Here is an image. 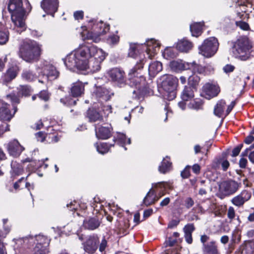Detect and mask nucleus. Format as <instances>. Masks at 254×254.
I'll return each mask as SVG.
<instances>
[{
    "label": "nucleus",
    "instance_id": "nucleus-1",
    "mask_svg": "<svg viewBox=\"0 0 254 254\" xmlns=\"http://www.w3.org/2000/svg\"><path fill=\"white\" fill-rule=\"evenodd\" d=\"M107 54L102 49L88 44L83 43L69 54L64 61L65 66L69 70L88 69L94 73L99 71L101 63Z\"/></svg>",
    "mask_w": 254,
    "mask_h": 254
},
{
    "label": "nucleus",
    "instance_id": "nucleus-2",
    "mask_svg": "<svg viewBox=\"0 0 254 254\" xmlns=\"http://www.w3.org/2000/svg\"><path fill=\"white\" fill-rule=\"evenodd\" d=\"M160 46V43L154 39H151L146 41L144 44L131 43L129 45V48L128 52V56L130 58L136 59L138 57L140 61L143 60L145 55L144 52L148 56V58L151 59L154 57L159 50Z\"/></svg>",
    "mask_w": 254,
    "mask_h": 254
},
{
    "label": "nucleus",
    "instance_id": "nucleus-3",
    "mask_svg": "<svg viewBox=\"0 0 254 254\" xmlns=\"http://www.w3.org/2000/svg\"><path fill=\"white\" fill-rule=\"evenodd\" d=\"M231 52L234 57L242 61L254 57L253 43L246 36H241L231 42Z\"/></svg>",
    "mask_w": 254,
    "mask_h": 254
},
{
    "label": "nucleus",
    "instance_id": "nucleus-4",
    "mask_svg": "<svg viewBox=\"0 0 254 254\" xmlns=\"http://www.w3.org/2000/svg\"><path fill=\"white\" fill-rule=\"evenodd\" d=\"M22 5V0H9L8 5L13 24L11 27L18 33H21L26 28L24 18L25 10Z\"/></svg>",
    "mask_w": 254,
    "mask_h": 254
},
{
    "label": "nucleus",
    "instance_id": "nucleus-5",
    "mask_svg": "<svg viewBox=\"0 0 254 254\" xmlns=\"http://www.w3.org/2000/svg\"><path fill=\"white\" fill-rule=\"evenodd\" d=\"M83 31L89 29L87 33L83 31L81 35L85 39L92 40L95 43H98L101 40V37L105 34L109 30V25L104 23L102 21H98L96 19H92L89 20L86 26L81 27Z\"/></svg>",
    "mask_w": 254,
    "mask_h": 254
},
{
    "label": "nucleus",
    "instance_id": "nucleus-6",
    "mask_svg": "<svg viewBox=\"0 0 254 254\" xmlns=\"http://www.w3.org/2000/svg\"><path fill=\"white\" fill-rule=\"evenodd\" d=\"M159 91L162 96L168 100H172L176 97V89L178 79L172 75L164 74L158 80Z\"/></svg>",
    "mask_w": 254,
    "mask_h": 254
},
{
    "label": "nucleus",
    "instance_id": "nucleus-7",
    "mask_svg": "<svg viewBox=\"0 0 254 254\" xmlns=\"http://www.w3.org/2000/svg\"><path fill=\"white\" fill-rule=\"evenodd\" d=\"M41 54L39 45L34 41L24 42L21 45L19 55L26 62H32L39 57Z\"/></svg>",
    "mask_w": 254,
    "mask_h": 254
},
{
    "label": "nucleus",
    "instance_id": "nucleus-8",
    "mask_svg": "<svg viewBox=\"0 0 254 254\" xmlns=\"http://www.w3.org/2000/svg\"><path fill=\"white\" fill-rule=\"evenodd\" d=\"M144 65L143 60L140 63H137L128 73L129 85L130 86L136 88L139 93H143L147 88L145 78L142 76H138V70L143 68Z\"/></svg>",
    "mask_w": 254,
    "mask_h": 254
},
{
    "label": "nucleus",
    "instance_id": "nucleus-9",
    "mask_svg": "<svg viewBox=\"0 0 254 254\" xmlns=\"http://www.w3.org/2000/svg\"><path fill=\"white\" fill-rule=\"evenodd\" d=\"M153 187L160 188L161 191L158 195L156 194L155 191L151 188L147 193L143 199V203L146 206H149L157 201L160 197L165 195L167 190L172 189V184L170 182H159L153 184Z\"/></svg>",
    "mask_w": 254,
    "mask_h": 254
},
{
    "label": "nucleus",
    "instance_id": "nucleus-10",
    "mask_svg": "<svg viewBox=\"0 0 254 254\" xmlns=\"http://www.w3.org/2000/svg\"><path fill=\"white\" fill-rule=\"evenodd\" d=\"M218 47L217 39L213 37H209L204 40L198 47V53L205 58H211L216 53Z\"/></svg>",
    "mask_w": 254,
    "mask_h": 254
},
{
    "label": "nucleus",
    "instance_id": "nucleus-11",
    "mask_svg": "<svg viewBox=\"0 0 254 254\" xmlns=\"http://www.w3.org/2000/svg\"><path fill=\"white\" fill-rule=\"evenodd\" d=\"M40 68L43 77L42 79L39 80V82L46 84L49 80H55L59 76V72L56 67L47 62H44Z\"/></svg>",
    "mask_w": 254,
    "mask_h": 254
},
{
    "label": "nucleus",
    "instance_id": "nucleus-12",
    "mask_svg": "<svg viewBox=\"0 0 254 254\" xmlns=\"http://www.w3.org/2000/svg\"><path fill=\"white\" fill-rule=\"evenodd\" d=\"M25 246H31L36 244L35 247H49L50 240L46 237L43 235H38L35 237L29 236L24 238H20L17 240V243L22 244Z\"/></svg>",
    "mask_w": 254,
    "mask_h": 254
},
{
    "label": "nucleus",
    "instance_id": "nucleus-13",
    "mask_svg": "<svg viewBox=\"0 0 254 254\" xmlns=\"http://www.w3.org/2000/svg\"><path fill=\"white\" fill-rule=\"evenodd\" d=\"M240 187V184L233 180L224 181L219 185V190L225 195L235 193Z\"/></svg>",
    "mask_w": 254,
    "mask_h": 254
},
{
    "label": "nucleus",
    "instance_id": "nucleus-14",
    "mask_svg": "<svg viewBox=\"0 0 254 254\" xmlns=\"http://www.w3.org/2000/svg\"><path fill=\"white\" fill-rule=\"evenodd\" d=\"M15 104H12L13 111H10V106L3 100H0V119L4 121H9L14 116L17 111Z\"/></svg>",
    "mask_w": 254,
    "mask_h": 254
},
{
    "label": "nucleus",
    "instance_id": "nucleus-15",
    "mask_svg": "<svg viewBox=\"0 0 254 254\" xmlns=\"http://www.w3.org/2000/svg\"><path fill=\"white\" fill-rule=\"evenodd\" d=\"M4 146L9 155L14 157L19 156L24 149V147L21 145L16 139L10 140L7 143L4 144Z\"/></svg>",
    "mask_w": 254,
    "mask_h": 254
},
{
    "label": "nucleus",
    "instance_id": "nucleus-16",
    "mask_svg": "<svg viewBox=\"0 0 254 254\" xmlns=\"http://www.w3.org/2000/svg\"><path fill=\"white\" fill-rule=\"evenodd\" d=\"M17 96L13 93L7 95L5 99L9 100L12 104H18L19 102V97L23 96H28L31 92V88L27 86H19L18 88Z\"/></svg>",
    "mask_w": 254,
    "mask_h": 254
},
{
    "label": "nucleus",
    "instance_id": "nucleus-17",
    "mask_svg": "<svg viewBox=\"0 0 254 254\" xmlns=\"http://www.w3.org/2000/svg\"><path fill=\"white\" fill-rule=\"evenodd\" d=\"M107 77L110 78L111 80L116 82L119 85L125 82V73L118 68H113L109 69L106 73Z\"/></svg>",
    "mask_w": 254,
    "mask_h": 254
},
{
    "label": "nucleus",
    "instance_id": "nucleus-18",
    "mask_svg": "<svg viewBox=\"0 0 254 254\" xmlns=\"http://www.w3.org/2000/svg\"><path fill=\"white\" fill-rule=\"evenodd\" d=\"M220 89L219 87L214 83H206L202 88V95L206 99H210L216 96Z\"/></svg>",
    "mask_w": 254,
    "mask_h": 254
},
{
    "label": "nucleus",
    "instance_id": "nucleus-19",
    "mask_svg": "<svg viewBox=\"0 0 254 254\" xmlns=\"http://www.w3.org/2000/svg\"><path fill=\"white\" fill-rule=\"evenodd\" d=\"M252 196V193L248 190H243L240 193L234 196L231 199L232 203L236 206L241 207L244 203L249 200Z\"/></svg>",
    "mask_w": 254,
    "mask_h": 254
},
{
    "label": "nucleus",
    "instance_id": "nucleus-20",
    "mask_svg": "<svg viewBox=\"0 0 254 254\" xmlns=\"http://www.w3.org/2000/svg\"><path fill=\"white\" fill-rule=\"evenodd\" d=\"M190 63L178 59L171 61L169 63V67L172 71L180 73L184 70H189L190 66H192V64H190Z\"/></svg>",
    "mask_w": 254,
    "mask_h": 254
},
{
    "label": "nucleus",
    "instance_id": "nucleus-21",
    "mask_svg": "<svg viewBox=\"0 0 254 254\" xmlns=\"http://www.w3.org/2000/svg\"><path fill=\"white\" fill-rule=\"evenodd\" d=\"M41 6L46 12L53 15L58 9V0H43Z\"/></svg>",
    "mask_w": 254,
    "mask_h": 254
},
{
    "label": "nucleus",
    "instance_id": "nucleus-22",
    "mask_svg": "<svg viewBox=\"0 0 254 254\" xmlns=\"http://www.w3.org/2000/svg\"><path fill=\"white\" fill-rule=\"evenodd\" d=\"M99 238L97 236H89L84 245L85 252L89 254L94 253L97 249Z\"/></svg>",
    "mask_w": 254,
    "mask_h": 254
},
{
    "label": "nucleus",
    "instance_id": "nucleus-23",
    "mask_svg": "<svg viewBox=\"0 0 254 254\" xmlns=\"http://www.w3.org/2000/svg\"><path fill=\"white\" fill-rule=\"evenodd\" d=\"M36 137L38 141L44 142L46 141L48 143L57 142L59 141V138L57 135L55 134H45L44 132L40 131L35 134Z\"/></svg>",
    "mask_w": 254,
    "mask_h": 254
},
{
    "label": "nucleus",
    "instance_id": "nucleus-24",
    "mask_svg": "<svg viewBox=\"0 0 254 254\" xmlns=\"http://www.w3.org/2000/svg\"><path fill=\"white\" fill-rule=\"evenodd\" d=\"M87 83H83L80 81H77L73 83L71 87V93L73 97H78L81 95L84 91L85 84Z\"/></svg>",
    "mask_w": 254,
    "mask_h": 254
},
{
    "label": "nucleus",
    "instance_id": "nucleus-25",
    "mask_svg": "<svg viewBox=\"0 0 254 254\" xmlns=\"http://www.w3.org/2000/svg\"><path fill=\"white\" fill-rule=\"evenodd\" d=\"M112 130L111 127H101L98 129L96 127V136L98 139H107L111 136Z\"/></svg>",
    "mask_w": 254,
    "mask_h": 254
},
{
    "label": "nucleus",
    "instance_id": "nucleus-26",
    "mask_svg": "<svg viewBox=\"0 0 254 254\" xmlns=\"http://www.w3.org/2000/svg\"><path fill=\"white\" fill-rule=\"evenodd\" d=\"M162 70V63L158 61H154L149 65L148 73L150 77H153Z\"/></svg>",
    "mask_w": 254,
    "mask_h": 254
},
{
    "label": "nucleus",
    "instance_id": "nucleus-27",
    "mask_svg": "<svg viewBox=\"0 0 254 254\" xmlns=\"http://www.w3.org/2000/svg\"><path fill=\"white\" fill-rule=\"evenodd\" d=\"M192 47V43L185 39L179 40L176 45V48L183 52H188Z\"/></svg>",
    "mask_w": 254,
    "mask_h": 254
},
{
    "label": "nucleus",
    "instance_id": "nucleus-28",
    "mask_svg": "<svg viewBox=\"0 0 254 254\" xmlns=\"http://www.w3.org/2000/svg\"><path fill=\"white\" fill-rule=\"evenodd\" d=\"M87 117L90 122H101L103 120L102 116L93 108L89 109L87 113Z\"/></svg>",
    "mask_w": 254,
    "mask_h": 254
},
{
    "label": "nucleus",
    "instance_id": "nucleus-29",
    "mask_svg": "<svg viewBox=\"0 0 254 254\" xmlns=\"http://www.w3.org/2000/svg\"><path fill=\"white\" fill-rule=\"evenodd\" d=\"M226 106L225 101L221 100L215 105L214 109V114L219 118H223L225 116L224 109Z\"/></svg>",
    "mask_w": 254,
    "mask_h": 254
},
{
    "label": "nucleus",
    "instance_id": "nucleus-30",
    "mask_svg": "<svg viewBox=\"0 0 254 254\" xmlns=\"http://www.w3.org/2000/svg\"><path fill=\"white\" fill-rule=\"evenodd\" d=\"M96 95L103 100L107 101L110 99L113 93L110 91L108 89L104 87H99L97 88L96 91Z\"/></svg>",
    "mask_w": 254,
    "mask_h": 254
},
{
    "label": "nucleus",
    "instance_id": "nucleus-31",
    "mask_svg": "<svg viewBox=\"0 0 254 254\" xmlns=\"http://www.w3.org/2000/svg\"><path fill=\"white\" fill-rule=\"evenodd\" d=\"M17 71L18 68L16 66L9 68L3 76V81L7 83L14 79L17 75Z\"/></svg>",
    "mask_w": 254,
    "mask_h": 254
},
{
    "label": "nucleus",
    "instance_id": "nucleus-32",
    "mask_svg": "<svg viewBox=\"0 0 254 254\" xmlns=\"http://www.w3.org/2000/svg\"><path fill=\"white\" fill-rule=\"evenodd\" d=\"M194 230V225L192 224H189L184 228L185 233V238L186 242L190 244L192 242V238L191 234Z\"/></svg>",
    "mask_w": 254,
    "mask_h": 254
},
{
    "label": "nucleus",
    "instance_id": "nucleus-33",
    "mask_svg": "<svg viewBox=\"0 0 254 254\" xmlns=\"http://www.w3.org/2000/svg\"><path fill=\"white\" fill-rule=\"evenodd\" d=\"M194 97L193 88L191 86H185L181 94V98L184 101H188Z\"/></svg>",
    "mask_w": 254,
    "mask_h": 254
},
{
    "label": "nucleus",
    "instance_id": "nucleus-34",
    "mask_svg": "<svg viewBox=\"0 0 254 254\" xmlns=\"http://www.w3.org/2000/svg\"><path fill=\"white\" fill-rule=\"evenodd\" d=\"M114 138V141L117 142L119 145L123 147L126 144H130L131 143L130 139L129 138H127L126 135L123 133H117V136Z\"/></svg>",
    "mask_w": 254,
    "mask_h": 254
},
{
    "label": "nucleus",
    "instance_id": "nucleus-35",
    "mask_svg": "<svg viewBox=\"0 0 254 254\" xmlns=\"http://www.w3.org/2000/svg\"><path fill=\"white\" fill-rule=\"evenodd\" d=\"M203 23L201 22L194 23L190 25V31L194 37L199 36L201 32Z\"/></svg>",
    "mask_w": 254,
    "mask_h": 254
},
{
    "label": "nucleus",
    "instance_id": "nucleus-36",
    "mask_svg": "<svg viewBox=\"0 0 254 254\" xmlns=\"http://www.w3.org/2000/svg\"><path fill=\"white\" fill-rule=\"evenodd\" d=\"M204 252L206 254H219L217 247L214 241L204 244Z\"/></svg>",
    "mask_w": 254,
    "mask_h": 254
},
{
    "label": "nucleus",
    "instance_id": "nucleus-37",
    "mask_svg": "<svg viewBox=\"0 0 254 254\" xmlns=\"http://www.w3.org/2000/svg\"><path fill=\"white\" fill-rule=\"evenodd\" d=\"M99 225V222L96 218H90L83 222L84 227L89 230H94L98 228Z\"/></svg>",
    "mask_w": 254,
    "mask_h": 254
},
{
    "label": "nucleus",
    "instance_id": "nucleus-38",
    "mask_svg": "<svg viewBox=\"0 0 254 254\" xmlns=\"http://www.w3.org/2000/svg\"><path fill=\"white\" fill-rule=\"evenodd\" d=\"M11 174L12 176H19L22 174L23 167L20 163L12 161L11 163Z\"/></svg>",
    "mask_w": 254,
    "mask_h": 254
},
{
    "label": "nucleus",
    "instance_id": "nucleus-39",
    "mask_svg": "<svg viewBox=\"0 0 254 254\" xmlns=\"http://www.w3.org/2000/svg\"><path fill=\"white\" fill-rule=\"evenodd\" d=\"M171 163L170 159L167 156L163 160L161 165L159 166L158 170L161 173L165 174L171 169Z\"/></svg>",
    "mask_w": 254,
    "mask_h": 254
},
{
    "label": "nucleus",
    "instance_id": "nucleus-40",
    "mask_svg": "<svg viewBox=\"0 0 254 254\" xmlns=\"http://www.w3.org/2000/svg\"><path fill=\"white\" fill-rule=\"evenodd\" d=\"M8 39V34L2 23L0 22V44H5Z\"/></svg>",
    "mask_w": 254,
    "mask_h": 254
},
{
    "label": "nucleus",
    "instance_id": "nucleus-41",
    "mask_svg": "<svg viewBox=\"0 0 254 254\" xmlns=\"http://www.w3.org/2000/svg\"><path fill=\"white\" fill-rule=\"evenodd\" d=\"M177 55L176 49L171 47H167L162 53L163 56L166 59H173Z\"/></svg>",
    "mask_w": 254,
    "mask_h": 254
},
{
    "label": "nucleus",
    "instance_id": "nucleus-42",
    "mask_svg": "<svg viewBox=\"0 0 254 254\" xmlns=\"http://www.w3.org/2000/svg\"><path fill=\"white\" fill-rule=\"evenodd\" d=\"M203 106V102L200 99H195L191 101L188 105V107L195 110H201Z\"/></svg>",
    "mask_w": 254,
    "mask_h": 254
},
{
    "label": "nucleus",
    "instance_id": "nucleus-43",
    "mask_svg": "<svg viewBox=\"0 0 254 254\" xmlns=\"http://www.w3.org/2000/svg\"><path fill=\"white\" fill-rule=\"evenodd\" d=\"M190 64H191L192 66H190V69L192 70V72L194 73H199L204 74V66L197 64L195 62H193L190 63Z\"/></svg>",
    "mask_w": 254,
    "mask_h": 254
},
{
    "label": "nucleus",
    "instance_id": "nucleus-44",
    "mask_svg": "<svg viewBox=\"0 0 254 254\" xmlns=\"http://www.w3.org/2000/svg\"><path fill=\"white\" fill-rule=\"evenodd\" d=\"M95 146L96 148L97 151L99 153L104 154L109 151V148L111 146V145L109 146L106 143H101L100 144L97 143L95 144Z\"/></svg>",
    "mask_w": 254,
    "mask_h": 254
},
{
    "label": "nucleus",
    "instance_id": "nucleus-45",
    "mask_svg": "<svg viewBox=\"0 0 254 254\" xmlns=\"http://www.w3.org/2000/svg\"><path fill=\"white\" fill-rule=\"evenodd\" d=\"M22 77L27 81H31L36 79V75L33 73L30 70H25L22 74Z\"/></svg>",
    "mask_w": 254,
    "mask_h": 254
},
{
    "label": "nucleus",
    "instance_id": "nucleus-46",
    "mask_svg": "<svg viewBox=\"0 0 254 254\" xmlns=\"http://www.w3.org/2000/svg\"><path fill=\"white\" fill-rule=\"evenodd\" d=\"M50 251L49 247H35L33 249V254H50Z\"/></svg>",
    "mask_w": 254,
    "mask_h": 254
},
{
    "label": "nucleus",
    "instance_id": "nucleus-47",
    "mask_svg": "<svg viewBox=\"0 0 254 254\" xmlns=\"http://www.w3.org/2000/svg\"><path fill=\"white\" fill-rule=\"evenodd\" d=\"M10 230V226H0V242H2L1 240L6 237Z\"/></svg>",
    "mask_w": 254,
    "mask_h": 254
},
{
    "label": "nucleus",
    "instance_id": "nucleus-48",
    "mask_svg": "<svg viewBox=\"0 0 254 254\" xmlns=\"http://www.w3.org/2000/svg\"><path fill=\"white\" fill-rule=\"evenodd\" d=\"M199 80V77L194 73L188 78V82L192 86H194L197 84Z\"/></svg>",
    "mask_w": 254,
    "mask_h": 254
},
{
    "label": "nucleus",
    "instance_id": "nucleus-49",
    "mask_svg": "<svg viewBox=\"0 0 254 254\" xmlns=\"http://www.w3.org/2000/svg\"><path fill=\"white\" fill-rule=\"evenodd\" d=\"M48 158H46L45 160H38L37 162H32L30 165L33 167V168L31 169V171L37 169L39 168L42 167V165H44L45 160H48Z\"/></svg>",
    "mask_w": 254,
    "mask_h": 254
},
{
    "label": "nucleus",
    "instance_id": "nucleus-50",
    "mask_svg": "<svg viewBox=\"0 0 254 254\" xmlns=\"http://www.w3.org/2000/svg\"><path fill=\"white\" fill-rule=\"evenodd\" d=\"M120 37L117 35H112L107 39L108 42L112 45L117 44L119 41Z\"/></svg>",
    "mask_w": 254,
    "mask_h": 254
},
{
    "label": "nucleus",
    "instance_id": "nucleus-51",
    "mask_svg": "<svg viewBox=\"0 0 254 254\" xmlns=\"http://www.w3.org/2000/svg\"><path fill=\"white\" fill-rule=\"evenodd\" d=\"M99 244V250L101 252L104 251L107 247V241L104 237H103L101 241L99 240L98 244Z\"/></svg>",
    "mask_w": 254,
    "mask_h": 254
},
{
    "label": "nucleus",
    "instance_id": "nucleus-52",
    "mask_svg": "<svg viewBox=\"0 0 254 254\" xmlns=\"http://www.w3.org/2000/svg\"><path fill=\"white\" fill-rule=\"evenodd\" d=\"M204 67V75L209 74L213 72L214 68L212 64H207Z\"/></svg>",
    "mask_w": 254,
    "mask_h": 254
},
{
    "label": "nucleus",
    "instance_id": "nucleus-53",
    "mask_svg": "<svg viewBox=\"0 0 254 254\" xmlns=\"http://www.w3.org/2000/svg\"><path fill=\"white\" fill-rule=\"evenodd\" d=\"M9 130V126L6 123H2L0 121V135L4 132Z\"/></svg>",
    "mask_w": 254,
    "mask_h": 254
},
{
    "label": "nucleus",
    "instance_id": "nucleus-54",
    "mask_svg": "<svg viewBox=\"0 0 254 254\" xmlns=\"http://www.w3.org/2000/svg\"><path fill=\"white\" fill-rule=\"evenodd\" d=\"M236 25L241 29L244 30H248L250 29L249 24L247 22L244 21H238L236 22Z\"/></svg>",
    "mask_w": 254,
    "mask_h": 254
},
{
    "label": "nucleus",
    "instance_id": "nucleus-55",
    "mask_svg": "<svg viewBox=\"0 0 254 254\" xmlns=\"http://www.w3.org/2000/svg\"><path fill=\"white\" fill-rule=\"evenodd\" d=\"M184 205L187 209H189L194 205V201L191 197H187L185 200Z\"/></svg>",
    "mask_w": 254,
    "mask_h": 254
},
{
    "label": "nucleus",
    "instance_id": "nucleus-56",
    "mask_svg": "<svg viewBox=\"0 0 254 254\" xmlns=\"http://www.w3.org/2000/svg\"><path fill=\"white\" fill-rule=\"evenodd\" d=\"M39 97L40 99L47 101L49 99V94L47 91L43 90L39 93Z\"/></svg>",
    "mask_w": 254,
    "mask_h": 254
},
{
    "label": "nucleus",
    "instance_id": "nucleus-57",
    "mask_svg": "<svg viewBox=\"0 0 254 254\" xmlns=\"http://www.w3.org/2000/svg\"><path fill=\"white\" fill-rule=\"evenodd\" d=\"M227 216L231 220H232L235 217V211L234 208L233 207L230 206L228 208Z\"/></svg>",
    "mask_w": 254,
    "mask_h": 254
},
{
    "label": "nucleus",
    "instance_id": "nucleus-58",
    "mask_svg": "<svg viewBox=\"0 0 254 254\" xmlns=\"http://www.w3.org/2000/svg\"><path fill=\"white\" fill-rule=\"evenodd\" d=\"M243 144H240L238 146L235 147L232 151V156L235 157L239 155L242 148Z\"/></svg>",
    "mask_w": 254,
    "mask_h": 254
},
{
    "label": "nucleus",
    "instance_id": "nucleus-59",
    "mask_svg": "<svg viewBox=\"0 0 254 254\" xmlns=\"http://www.w3.org/2000/svg\"><path fill=\"white\" fill-rule=\"evenodd\" d=\"M235 67L231 64H227L223 67L224 71L226 73H229L232 72L234 70Z\"/></svg>",
    "mask_w": 254,
    "mask_h": 254
},
{
    "label": "nucleus",
    "instance_id": "nucleus-60",
    "mask_svg": "<svg viewBox=\"0 0 254 254\" xmlns=\"http://www.w3.org/2000/svg\"><path fill=\"white\" fill-rule=\"evenodd\" d=\"M74 18L76 20L81 19L83 17V12L82 11H76L74 13Z\"/></svg>",
    "mask_w": 254,
    "mask_h": 254
},
{
    "label": "nucleus",
    "instance_id": "nucleus-61",
    "mask_svg": "<svg viewBox=\"0 0 254 254\" xmlns=\"http://www.w3.org/2000/svg\"><path fill=\"white\" fill-rule=\"evenodd\" d=\"M235 105V101H232L231 103V104L227 107V109L226 110V113H225V116H226L227 115H228L230 113V112L232 111V110L234 108Z\"/></svg>",
    "mask_w": 254,
    "mask_h": 254
},
{
    "label": "nucleus",
    "instance_id": "nucleus-62",
    "mask_svg": "<svg viewBox=\"0 0 254 254\" xmlns=\"http://www.w3.org/2000/svg\"><path fill=\"white\" fill-rule=\"evenodd\" d=\"M43 123L41 120L37 121L33 126V128L35 129H40L43 127Z\"/></svg>",
    "mask_w": 254,
    "mask_h": 254
},
{
    "label": "nucleus",
    "instance_id": "nucleus-63",
    "mask_svg": "<svg viewBox=\"0 0 254 254\" xmlns=\"http://www.w3.org/2000/svg\"><path fill=\"white\" fill-rule=\"evenodd\" d=\"M247 164V160L245 158H242L239 161V165L240 168H245Z\"/></svg>",
    "mask_w": 254,
    "mask_h": 254
},
{
    "label": "nucleus",
    "instance_id": "nucleus-64",
    "mask_svg": "<svg viewBox=\"0 0 254 254\" xmlns=\"http://www.w3.org/2000/svg\"><path fill=\"white\" fill-rule=\"evenodd\" d=\"M253 141H254V136L251 135H249L245 139V143L247 144H250Z\"/></svg>",
    "mask_w": 254,
    "mask_h": 254
}]
</instances>
